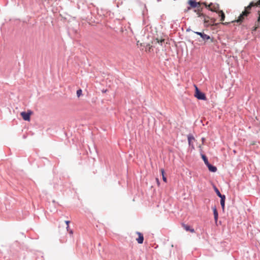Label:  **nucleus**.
Instances as JSON below:
<instances>
[{"label": "nucleus", "mask_w": 260, "mask_h": 260, "mask_svg": "<svg viewBox=\"0 0 260 260\" xmlns=\"http://www.w3.org/2000/svg\"><path fill=\"white\" fill-rule=\"evenodd\" d=\"M203 4L207 9H209L211 11L217 12V11L218 10V13L220 18V21H223L224 20L225 17V14L223 11L219 10L218 4H215V5H213V3H211L208 5L206 2L203 3Z\"/></svg>", "instance_id": "f257e3e1"}, {"label": "nucleus", "mask_w": 260, "mask_h": 260, "mask_svg": "<svg viewBox=\"0 0 260 260\" xmlns=\"http://www.w3.org/2000/svg\"><path fill=\"white\" fill-rule=\"evenodd\" d=\"M194 38L196 41L203 43L204 44L213 43L214 41V38L211 37L209 35L205 34L204 31H203V33L201 34L200 38Z\"/></svg>", "instance_id": "f03ea898"}, {"label": "nucleus", "mask_w": 260, "mask_h": 260, "mask_svg": "<svg viewBox=\"0 0 260 260\" xmlns=\"http://www.w3.org/2000/svg\"><path fill=\"white\" fill-rule=\"evenodd\" d=\"M254 6H260V0H258L256 3H254L253 2H251L250 3L249 5L245 8L244 11L242 12V13L238 17V20L239 21H242V18L246 16L249 12H247L246 9H250L252 7Z\"/></svg>", "instance_id": "7ed1b4c3"}, {"label": "nucleus", "mask_w": 260, "mask_h": 260, "mask_svg": "<svg viewBox=\"0 0 260 260\" xmlns=\"http://www.w3.org/2000/svg\"><path fill=\"white\" fill-rule=\"evenodd\" d=\"M194 96L199 100L206 101L207 97L205 93L200 90L197 86L195 85V91Z\"/></svg>", "instance_id": "20e7f679"}, {"label": "nucleus", "mask_w": 260, "mask_h": 260, "mask_svg": "<svg viewBox=\"0 0 260 260\" xmlns=\"http://www.w3.org/2000/svg\"><path fill=\"white\" fill-rule=\"evenodd\" d=\"M32 114V111L28 110L27 111H22L20 113V115L25 121H29L30 120V115Z\"/></svg>", "instance_id": "39448f33"}, {"label": "nucleus", "mask_w": 260, "mask_h": 260, "mask_svg": "<svg viewBox=\"0 0 260 260\" xmlns=\"http://www.w3.org/2000/svg\"><path fill=\"white\" fill-rule=\"evenodd\" d=\"M187 4L189 5V6L187 8V10L196 8H199L200 7L199 3L197 2L196 0H188Z\"/></svg>", "instance_id": "423d86ee"}, {"label": "nucleus", "mask_w": 260, "mask_h": 260, "mask_svg": "<svg viewBox=\"0 0 260 260\" xmlns=\"http://www.w3.org/2000/svg\"><path fill=\"white\" fill-rule=\"evenodd\" d=\"M200 155H201V157L202 159H203V160L204 161V164L206 166L207 165H208L210 162H209L208 158L206 156V155L202 152V149L201 148V146H200Z\"/></svg>", "instance_id": "0eeeda50"}, {"label": "nucleus", "mask_w": 260, "mask_h": 260, "mask_svg": "<svg viewBox=\"0 0 260 260\" xmlns=\"http://www.w3.org/2000/svg\"><path fill=\"white\" fill-rule=\"evenodd\" d=\"M182 226L184 228V229L187 232H189L191 233H193L195 232L194 229H193L192 228H191L190 225H189L188 224H186L184 223H182Z\"/></svg>", "instance_id": "6e6552de"}, {"label": "nucleus", "mask_w": 260, "mask_h": 260, "mask_svg": "<svg viewBox=\"0 0 260 260\" xmlns=\"http://www.w3.org/2000/svg\"><path fill=\"white\" fill-rule=\"evenodd\" d=\"M137 234L138 235V237L136 239V240L139 244H142L144 241V236L142 233L137 232Z\"/></svg>", "instance_id": "1a4fd4ad"}, {"label": "nucleus", "mask_w": 260, "mask_h": 260, "mask_svg": "<svg viewBox=\"0 0 260 260\" xmlns=\"http://www.w3.org/2000/svg\"><path fill=\"white\" fill-rule=\"evenodd\" d=\"M206 167L208 168L209 171L212 173H215L217 170V167L210 163L207 165Z\"/></svg>", "instance_id": "9d476101"}, {"label": "nucleus", "mask_w": 260, "mask_h": 260, "mask_svg": "<svg viewBox=\"0 0 260 260\" xmlns=\"http://www.w3.org/2000/svg\"><path fill=\"white\" fill-rule=\"evenodd\" d=\"M212 210H213V215H214V219L215 222L216 223L217 222L218 218V211L217 210V209H216V207L215 206H214V207H212Z\"/></svg>", "instance_id": "9b49d317"}, {"label": "nucleus", "mask_w": 260, "mask_h": 260, "mask_svg": "<svg viewBox=\"0 0 260 260\" xmlns=\"http://www.w3.org/2000/svg\"><path fill=\"white\" fill-rule=\"evenodd\" d=\"M160 173H161V174L162 175V180L165 182H167V177L165 176V170L164 169H161L160 170Z\"/></svg>", "instance_id": "f8f14e48"}, {"label": "nucleus", "mask_w": 260, "mask_h": 260, "mask_svg": "<svg viewBox=\"0 0 260 260\" xmlns=\"http://www.w3.org/2000/svg\"><path fill=\"white\" fill-rule=\"evenodd\" d=\"M187 137L188 143H190V142H192V140H194V137L191 134L188 135Z\"/></svg>", "instance_id": "ddd939ff"}, {"label": "nucleus", "mask_w": 260, "mask_h": 260, "mask_svg": "<svg viewBox=\"0 0 260 260\" xmlns=\"http://www.w3.org/2000/svg\"><path fill=\"white\" fill-rule=\"evenodd\" d=\"M213 188L217 196H219V195H220L221 193H220V191L219 190V189L217 188V187L215 185H214L213 186Z\"/></svg>", "instance_id": "4468645a"}, {"label": "nucleus", "mask_w": 260, "mask_h": 260, "mask_svg": "<svg viewBox=\"0 0 260 260\" xmlns=\"http://www.w3.org/2000/svg\"><path fill=\"white\" fill-rule=\"evenodd\" d=\"M77 96L78 98H79L81 95H82V90L81 89H79L77 90Z\"/></svg>", "instance_id": "2eb2a0df"}, {"label": "nucleus", "mask_w": 260, "mask_h": 260, "mask_svg": "<svg viewBox=\"0 0 260 260\" xmlns=\"http://www.w3.org/2000/svg\"><path fill=\"white\" fill-rule=\"evenodd\" d=\"M225 201L220 200V203L223 211H224L225 208Z\"/></svg>", "instance_id": "dca6fc26"}, {"label": "nucleus", "mask_w": 260, "mask_h": 260, "mask_svg": "<svg viewBox=\"0 0 260 260\" xmlns=\"http://www.w3.org/2000/svg\"><path fill=\"white\" fill-rule=\"evenodd\" d=\"M197 15H198V16L199 17H200L201 18H204V19H205L206 16H205V14H204L203 13H201L200 12H199L197 13Z\"/></svg>", "instance_id": "f3484780"}, {"label": "nucleus", "mask_w": 260, "mask_h": 260, "mask_svg": "<svg viewBox=\"0 0 260 260\" xmlns=\"http://www.w3.org/2000/svg\"><path fill=\"white\" fill-rule=\"evenodd\" d=\"M218 197L220 198V200L225 201L226 197L224 194H222L221 193L220 195H219Z\"/></svg>", "instance_id": "a211bd4d"}, {"label": "nucleus", "mask_w": 260, "mask_h": 260, "mask_svg": "<svg viewBox=\"0 0 260 260\" xmlns=\"http://www.w3.org/2000/svg\"><path fill=\"white\" fill-rule=\"evenodd\" d=\"M67 230L69 233V234L71 235L73 234V231L70 229L69 225L67 226Z\"/></svg>", "instance_id": "6ab92c4d"}, {"label": "nucleus", "mask_w": 260, "mask_h": 260, "mask_svg": "<svg viewBox=\"0 0 260 260\" xmlns=\"http://www.w3.org/2000/svg\"><path fill=\"white\" fill-rule=\"evenodd\" d=\"M189 147L191 148V150L194 149V146L192 142H190V143H188Z\"/></svg>", "instance_id": "aec40b11"}, {"label": "nucleus", "mask_w": 260, "mask_h": 260, "mask_svg": "<svg viewBox=\"0 0 260 260\" xmlns=\"http://www.w3.org/2000/svg\"><path fill=\"white\" fill-rule=\"evenodd\" d=\"M194 34H197V35L201 36V34H202L203 31L200 32V31H192Z\"/></svg>", "instance_id": "412c9836"}, {"label": "nucleus", "mask_w": 260, "mask_h": 260, "mask_svg": "<svg viewBox=\"0 0 260 260\" xmlns=\"http://www.w3.org/2000/svg\"><path fill=\"white\" fill-rule=\"evenodd\" d=\"M156 179V183H157V185H158V186H159V185H160V181H159V180L158 178H156V179Z\"/></svg>", "instance_id": "4be33fe9"}, {"label": "nucleus", "mask_w": 260, "mask_h": 260, "mask_svg": "<svg viewBox=\"0 0 260 260\" xmlns=\"http://www.w3.org/2000/svg\"><path fill=\"white\" fill-rule=\"evenodd\" d=\"M70 223V221H69V220H66L65 221V223L66 224L67 226H69Z\"/></svg>", "instance_id": "5701e85b"}, {"label": "nucleus", "mask_w": 260, "mask_h": 260, "mask_svg": "<svg viewBox=\"0 0 260 260\" xmlns=\"http://www.w3.org/2000/svg\"><path fill=\"white\" fill-rule=\"evenodd\" d=\"M202 144H204L205 141V138H202Z\"/></svg>", "instance_id": "b1692460"}, {"label": "nucleus", "mask_w": 260, "mask_h": 260, "mask_svg": "<svg viewBox=\"0 0 260 260\" xmlns=\"http://www.w3.org/2000/svg\"><path fill=\"white\" fill-rule=\"evenodd\" d=\"M192 31L190 27H188L186 29V31Z\"/></svg>", "instance_id": "393cba45"}, {"label": "nucleus", "mask_w": 260, "mask_h": 260, "mask_svg": "<svg viewBox=\"0 0 260 260\" xmlns=\"http://www.w3.org/2000/svg\"><path fill=\"white\" fill-rule=\"evenodd\" d=\"M198 11H202V9H201V10H200V9H198Z\"/></svg>", "instance_id": "a878e982"}, {"label": "nucleus", "mask_w": 260, "mask_h": 260, "mask_svg": "<svg viewBox=\"0 0 260 260\" xmlns=\"http://www.w3.org/2000/svg\"><path fill=\"white\" fill-rule=\"evenodd\" d=\"M106 90H104L103 92H105Z\"/></svg>", "instance_id": "bb28decb"}]
</instances>
